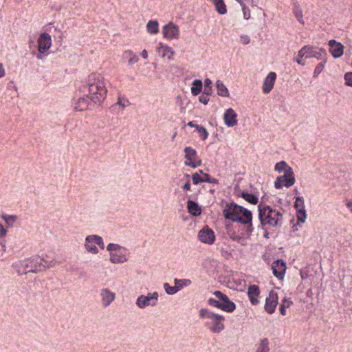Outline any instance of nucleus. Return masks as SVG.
<instances>
[{
	"label": "nucleus",
	"instance_id": "1",
	"mask_svg": "<svg viewBox=\"0 0 352 352\" xmlns=\"http://www.w3.org/2000/svg\"><path fill=\"white\" fill-rule=\"evenodd\" d=\"M223 214L226 219L239 222L245 226V232L248 235L253 232L252 214L249 210L235 203H230L226 204L223 210Z\"/></svg>",
	"mask_w": 352,
	"mask_h": 352
},
{
	"label": "nucleus",
	"instance_id": "2",
	"mask_svg": "<svg viewBox=\"0 0 352 352\" xmlns=\"http://www.w3.org/2000/svg\"><path fill=\"white\" fill-rule=\"evenodd\" d=\"M84 88L88 89L91 101L95 104H100L107 96L105 79L100 74L93 73L89 75Z\"/></svg>",
	"mask_w": 352,
	"mask_h": 352
},
{
	"label": "nucleus",
	"instance_id": "3",
	"mask_svg": "<svg viewBox=\"0 0 352 352\" xmlns=\"http://www.w3.org/2000/svg\"><path fill=\"white\" fill-rule=\"evenodd\" d=\"M258 218L262 226H280L283 223V214L272 207L259 204Z\"/></svg>",
	"mask_w": 352,
	"mask_h": 352
},
{
	"label": "nucleus",
	"instance_id": "4",
	"mask_svg": "<svg viewBox=\"0 0 352 352\" xmlns=\"http://www.w3.org/2000/svg\"><path fill=\"white\" fill-rule=\"evenodd\" d=\"M199 317L206 320L205 327L214 333H219L225 329V318L221 315L214 314L207 309H201L199 311Z\"/></svg>",
	"mask_w": 352,
	"mask_h": 352
},
{
	"label": "nucleus",
	"instance_id": "5",
	"mask_svg": "<svg viewBox=\"0 0 352 352\" xmlns=\"http://www.w3.org/2000/svg\"><path fill=\"white\" fill-rule=\"evenodd\" d=\"M109 252V261L113 264H122L128 261L129 254L127 249L116 243H109L107 246Z\"/></svg>",
	"mask_w": 352,
	"mask_h": 352
},
{
	"label": "nucleus",
	"instance_id": "6",
	"mask_svg": "<svg viewBox=\"0 0 352 352\" xmlns=\"http://www.w3.org/2000/svg\"><path fill=\"white\" fill-rule=\"evenodd\" d=\"M43 259L40 258L38 256H34L29 259L24 260L21 262V267L23 268V270H21L19 268V273L22 274H28L29 272L36 273L38 272L41 271L45 266L42 265Z\"/></svg>",
	"mask_w": 352,
	"mask_h": 352
},
{
	"label": "nucleus",
	"instance_id": "7",
	"mask_svg": "<svg viewBox=\"0 0 352 352\" xmlns=\"http://www.w3.org/2000/svg\"><path fill=\"white\" fill-rule=\"evenodd\" d=\"M159 295L157 292H149L147 295H140L138 297L135 304L140 309H144L146 307H155L158 302Z\"/></svg>",
	"mask_w": 352,
	"mask_h": 352
},
{
	"label": "nucleus",
	"instance_id": "8",
	"mask_svg": "<svg viewBox=\"0 0 352 352\" xmlns=\"http://www.w3.org/2000/svg\"><path fill=\"white\" fill-rule=\"evenodd\" d=\"M198 239L204 243L212 245L215 241L216 236L214 231L206 226L199 231Z\"/></svg>",
	"mask_w": 352,
	"mask_h": 352
},
{
	"label": "nucleus",
	"instance_id": "9",
	"mask_svg": "<svg viewBox=\"0 0 352 352\" xmlns=\"http://www.w3.org/2000/svg\"><path fill=\"white\" fill-rule=\"evenodd\" d=\"M185 153V164L192 168H196L201 164V160L198 159L196 151L187 146L184 148Z\"/></svg>",
	"mask_w": 352,
	"mask_h": 352
},
{
	"label": "nucleus",
	"instance_id": "10",
	"mask_svg": "<svg viewBox=\"0 0 352 352\" xmlns=\"http://www.w3.org/2000/svg\"><path fill=\"white\" fill-rule=\"evenodd\" d=\"M215 297L221 300L220 309L227 312H232L235 308V304L230 300L228 297L221 292L220 291H215L213 294Z\"/></svg>",
	"mask_w": 352,
	"mask_h": 352
},
{
	"label": "nucleus",
	"instance_id": "11",
	"mask_svg": "<svg viewBox=\"0 0 352 352\" xmlns=\"http://www.w3.org/2000/svg\"><path fill=\"white\" fill-rule=\"evenodd\" d=\"M162 34L167 39H177L179 36V27L173 22H169L163 27Z\"/></svg>",
	"mask_w": 352,
	"mask_h": 352
},
{
	"label": "nucleus",
	"instance_id": "12",
	"mask_svg": "<svg viewBox=\"0 0 352 352\" xmlns=\"http://www.w3.org/2000/svg\"><path fill=\"white\" fill-rule=\"evenodd\" d=\"M38 50L40 54L46 52L52 45L51 36L46 32L42 33L38 38Z\"/></svg>",
	"mask_w": 352,
	"mask_h": 352
},
{
	"label": "nucleus",
	"instance_id": "13",
	"mask_svg": "<svg viewBox=\"0 0 352 352\" xmlns=\"http://www.w3.org/2000/svg\"><path fill=\"white\" fill-rule=\"evenodd\" d=\"M278 297L276 292L271 290L265 300V310L270 314L274 312L278 305Z\"/></svg>",
	"mask_w": 352,
	"mask_h": 352
},
{
	"label": "nucleus",
	"instance_id": "14",
	"mask_svg": "<svg viewBox=\"0 0 352 352\" xmlns=\"http://www.w3.org/2000/svg\"><path fill=\"white\" fill-rule=\"evenodd\" d=\"M99 294L101 298V304L104 307H109L116 298V294L107 287L101 289Z\"/></svg>",
	"mask_w": 352,
	"mask_h": 352
},
{
	"label": "nucleus",
	"instance_id": "15",
	"mask_svg": "<svg viewBox=\"0 0 352 352\" xmlns=\"http://www.w3.org/2000/svg\"><path fill=\"white\" fill-rule=\"evenodd\" d=\"M294 206L296 208V216L298 221L304 223L305 221L307 214L303 197H297L296 198Z\"/></svg>",
	"mask_w": 352,
	"mask_h": 352
},
{
	"label": "nucleus",
	"instance_id": "16",
	"mask_svg": "<svg viewBox=\"0 0 352 352\" xmlns=\"http://www.w3.org/2000/svg\"><path fill=\"white\" fill-rule=\"evenodd\" d=\"M236 118H237V113L232 108L228 109L223 115V120H224L225 124L228 127H232L237 124L238 121H237Z\"/></svg>",
	"mask_w": 352,
	"mask_h": 352
},
{
	"label": "nucleus",
	"instance_id": "17",
	"mask_svg": "<svg viewBox=\"0 0 352 352\" xmlns=\"http://www.w3.org/2000/svg\"><path fill=\"white\" fill-rule=\"evenodd\" d=\"M276 78V74L275 72H270L265 78L263 85V91L264 94L270 93L274 87V82Z\"/></svg>",
	"mask_w": 352,
	"mask_h": 352
},
{
	"label": "nucleus",
	"instance_id": "18",
	"mask_svg": "<svg viewBox=\"0 0 352 352\" xmlns=\"http://www.w3.org/2000/svg\"><path fill=\"white\" fill-rule=\"evenodd\" d=\"M329 52L334 58H339L343 54L344 47L340 43L335 40H331L329 42Z\"/></svg>",
	"mask_w": 352,
	"mask_h": 352
},
{
	"label": "nucleus",
	"instance_id": "19",
	"mask_svg": "<svg viewBox=\"0 0 352 352\" xmlns=\"http://www.w3.org/2000/svg\"><path fill=\"white\" fill-rule=\"evenodd\" d=\"M309 50H307V58H316L318 60H322L327 55L325 50L322 49H317L311 45H307Z\"/></svg>",
	"mask_w": 352,
	"mask_h": 352
},
{
	"label": "nucleus",
	"instance_id": "20",
	"mask_svg": "<svg viewBox=\"0 0 352 352\" xmlns=\"http://www.w3.org/2000/svg\"><path fill=\"white\" fill-rule=\"evenodd\" d=\"M85 248L89 253L93 254H97L98 253V249L96 247V243H95V234L86 236Z\"/></svg>",
	"mask_w": 352,
	"mask_h": 352
},
{
	"label": "nucleus",
	"instance_id": "21",
	"mask_svg": "<svg viewBox=\"0 0 352 352\" xmlns=\"http://www.w3.org/2000/svg\"><path fill=\"white\" fill-rule=\"evenodd\" d=\"M275 170L279 174H283V176H292L294 175L292 168L285 161L276 163Z\"/></svg>",
	"mask_w": 352,
	"mask_h": 352
},
{
	"label": "nucleus",
	"instance_id": "22",
	"mask_svg": "<svg viewBox=\"0 0 352 352\" xmlns=\"http://www.w3.org/2000/svg\"><path fill=\"white\" fill-rule=\"evenodd\" d=\"M91 99L90 95H85L82 97L79 98L78 101L76 102L75 109L79 111L86 110L91 105Z\"/></svg>",
	"mask_w": 352,
	"mask_h": 352
},
{
	"label": "nucleus",
	"instance_id": "23",
	"mask_svg": "<svg viewBox=\"0 0 352 352\" xmlns=\"http://www.w3.org/2000/svg\"><path fill=\"white\" fill-rule=\"evenodd\" d=\"M295 177H277L274 183V186L277 189H280L283 186L289 188L295 184Z\"/></svg>",
	"mask_w": 352,
	"mask_h": 352
},
{
	"label": "nucleus",
	"instance_id": "24",
	"mask_svg": "<svg viewBox=\"0 0 352 352\" xmlns=\"http://www.w3.org/2000/svg\"><path fill=\"white\" fill-rule=\"evenodd\" d=\"M276 266H272L273 274L278 279H283L284 278V274L286 270L285 263L283 261L278 260L276 262Z\"/></svg>",
	"mask_w": 352,
	"mask_h": 352
},
{
	"label": "nucleus",
	"instance_id": "25",
	"mask_svg": "<svg viewBox=\"0 0 352 352\" xmlns=\"http://www.w3.org/2000/svg\"><path fill=\"white\" fill-rule=\"evenodd\" d=\"M260 294L259 288L256 285H252L248 287V294L251 303L253 305H256L258 302L257 297Z\"/></svg>",
	"mask_w": 352,
	"mask_h": 352
},
{
	"label": "nucleus",
	"instance_id": "26",
	"mask_svg": "<svg viewBox=\"0 0 352 352\" xmlns=\"http://www.w3.org/2000/svg\"><path fill=\"white\" fill-rule=\"evenodd\" d=\"M157 52L163 58L168 56V58L169 60L172 59V56L174 54V52L170 47L168 45H164L162 43H160V45L157 47Z\"/></svg>",
	"mask_w": 352,
	"mask_h": 352
},
{
	"label": "nucleus",
	"instance_id": "27",
	"mask_svg": "<svg viewBox=\"0 0 352 352\" xmlns=\"http://www.w3.org/2000/svg\"><path fill=\"white\" fill-rule=\"evenodd\" d=\"M270 342L267 338H263L256 344V352H270Z\"/></svg>",
	"mask_w": 352,
	"mask_h": 352
},
{
	"label": "nucleus",
	"instance_id": "28",
	"mask_svg": "<svg viewBox=\"0 0 352 352\" xmlns=\"http://www.w3.org/2000/svg\"><path fill=\"white\" fill-rule=\"evenodd\" d=\"M187 207L188 212L193 216H199L201 212V210L199 205L193 201L188 200L187 202Z\"/></svg>",
	"mask_w": 352,
	"mask_h": 352
},
{
	"label": "nucleus",
	"instance_id": "29",
	"mask_svg": "<svg viewBox=\"0 0 352 352\" xmlns=\"http://www.w3.org/2000/svg\"><path fill=\"white\" fill-rule=\"evenodd\" d=\"M217 94L222 97L229 96V91L222 81L217 80L216 82Z\"/></svg>",
	"mask_w": 352,
	"mask_h": 352
},
{
	"label": "nucleus",
	"instance_id": "30",
	"mask_svg": "<svg viewBox=\"0 0 352 352\" xmlns=\"http://www.w3.org/2000/svg\"><path fill=\"white\" fill-rule=\"evenodd\" d=\"M158 22L155 20H150L146 24V30L150 34H154L159 32Z\"/></svg>",
	"mask_w": 352,
	"mask_h": 352
},
{
	"label": "nucleus",
	"instance_id": "31",
	"mask_svg": "<svg viewBox=\"0 0 352 352\" xmlns=\"http://www.w3.org/2000/svg\"><path fill=\"white\" fill-rule=\"evenodd\" d=\"M216 10L220 14H224L227 12L226 6L223 0H214Z\"/></svg>",
	"mask_w": 352,
	"mask_h": 352
},
{
	"label": "nucleus",
	"instance_id": "32",
	"mask_svg": "<svg viewBox=\"0 0 352 352\" xmlns=\"http://www.w3.org/2000/svg\"><path fill=\"white\" fill-rule=\"evenodd\" d=\"M192 87H191V92L194 96H197L202 90V82L201 80H195L192 82Z\"/></svg>",
	"mask_w": 352,
	"mask_h": 352
},
{
	"label": "nucleus",
	"instance_id": "33",
	"mask_svg": "<svg viewBox=\"0 0 352 352\" xmlns=\"http://www.w3.org/2000/svg\"><path fill=\"white\" fill-rule=\"evenodd\" d=\"M241 197L248 202L252 204H256L258 201V199L254 195L248 193L247 192H243L241 194Z\"/></svg>",
	"mask_w": 352,
	"mask_h": 352
},
{
	"label": "nucleus",
	"instance_id": "34",
	"mask_svg": "<svg viewBox=\"0 0 352 352\" xmlns=\"http://www.w3.org/2000/svg\"><path fill=\"white\" fill-rule=\"evenodd\" d=\"M164 289L167 294L173 295L178 292V287L170 286L168 283L164 284Z\"/></svg>",
	"mask_w": 352,
	"mask_h": 352
},
{
	"label": "nucleus",
	"instance_id": "35",
	"mask_svg": "<svg viewBox=\"0 0 352 352\" xmlns=\"http://www.w3.org/2000/svg\"><path fill=\"white\" fill-rule=\"evenodd\" d=\"M124 54L130 56V58L129 60V65H133V64L138 62V56L136 54H133V52L131 50L125 51Z\"/></svg>",
	"mask_w": 352,
	"mask_h": 352
},
{
	"label": "nucleus",
	"instance_id": "36",
	"mask_svg": "<svg viewBox=\"0 0 352 352\" xmlns=\"http://www.w3.org/2000/svg\"><path fill=\"white\" fill-rule=\"evenodd\" d=\"M175 285H176V287H178V291L180 290V289L183 286H187L189 285L191 283V281L189 279H177L175 278L174 280Z\"/></svg>",
	"mask_w": 352,
	"mask_h": 352
},
{
	"label": "nucleus",
	"instance_id": "37",
	"mask_svg": "<svg viewBox=\"0 0 352 352\" xmlns=\"http://www.w3.org/2000/svg\"><path fill=\"white\" fill-rule=\"evenodd\" d=\"M242 8L243 18L246 20L250 18V10L245 6L242 0H236Z\"/></svg>",
	"mask_w": 352,
	"mask_h": 352
},
{
	"label": "nucleus",
	"instance_id": "38",
	"mask_svg": "<svg viewBox=\"0 0 352 352\" xmlns=\"http://www.w3.org/2000/svg\"><path fill=\"white\" fill-rule=\"evenodd\" d=\"M196 129L202 140H205L208 138V133L205 127L201 125L196 126Z\"/></svg>",
	"mask_w": 352,
	"mask_h": 352
},
{
	"label": "nucleus",
	"instance_id": "39",
	"mask_svg": "<svg viewBox=\"0 0 352 352\" xmlns=\"http://www.w3.org/2000/svg\"><path fill=\"white\" fill-rule=\"evenodd\" d=\"M1 217L6 221L8 227H12L16 220V216L14 215L3 214Z\"/></svg>",
	"mask_w": 352,
	"mask_h": 352
},
{
	"label": "nucleus",
	"instance_id": "40",
	"mask_svg": "<svg viewBox=\"0 0 352 352\" xmlns=\"http://www.w3.org/2000/svg\"><path fill=\"white\" fill-rule=\"evenodd\" d=\"M294 14L295 16L296 17V19H298V21L301 24H304L305 23V22L303 21V14H302V10H300L299 8H296L294 10Z\"/></svg>",
	"mask_w": 352,
	"mask_h": 352
},
{
	"label": "nucleus",
	"instance_id": "41",
	"mask_svg": "<svg viewBox=\"0 0 352 352\" xmlns=\"http://www.w3.org/2000/svg\"><path fill=\"white\" fill-rule=\"evenodd\" d=\"M204 86V94H210L212 91V81L209 78L205 79Z\"/></svg>",
	"mask_w": 352,
	"mask_h": 352
},
{
	"label": "nucleus",
	"instance_id": "42",
	"mask_svg": "<svg viewBox=\"0 0 352 352\" xmlns=\"http://www.w3.org/2000/svg\"><path fill=\"white\" fill-rule=\"evenodd\" d=\"M324 64L325 61L324 63L321 62L316 65L314 72V78L317 77L318 74L323 70L324 67Z\"/></svg>",
	"mask_w": 352,
	"mask_h": 352
},
{
	"label": "nucleus",
	"instance_id": "43",
	"mask_svg": "<svg viewBox=\"0 0 352 352\" xmlns=\"http://www.w3.org/2000/svg\"><path fill=\"white\" fill-rule=\"evenodd\" d=\"M228 234L230 239L234 241H239L241 239V237L237 234H236V232L234 230H228Z\"/></svg>",
	"mask_w": 352,
	"mask_h": 352
},
{
	"label": "nucleus",
	"instance_id": "44",
	"mask_svg": "<svg viewBox=\"0 0 352 352\" xmlns=\"http://www.w3.org/2000/svg\"><path fill=\"white\" fill-rule=\"evenodd\" d=\"M208 304L212 307L220 309L221 307V300L218 298H210L208 300Z\"/></svg>",
	"mask_w": 352,
	"mask_h": 352
},
{
	"label": "nucleus",
	"instance_id": "45",
	"mask_svg": "<svg viewBox=\"0 0 352 352\" xmlns=\"http://www.w3.org/2000/svg\"><path fill=\"white\" fill-rule=\"evenodd\" d=\"M307 50H309V48L307 47V45L304 46L302 48H301L298 53V56L299 58H307Z\"/></svg>",
	"mask_w": 352,
	"mask_h": 352
},
{
	"label": "nucleus",
	"instance_id": "46",
	"mask_svg": "<svg viewBox=\"0 0 352 352\" xmlns=\"http://www.w3.org/2000/svg\"><path fill=\"white\" fill-rule=\"evenodd\" d=\"M116 104H119L123 109H124L125 107H128L130 104V102L126 99H122L121 98H119L118 102H116Z\"/></svg>",
	"mask_w": 352,
	"mask_h": 352
},
{
	"label": "nucleus",
	"instance_id": "47",
	"mask_svg": "<svg viewBox=\"0 0 352 352\" xmlns=\"http://www.w3.org/2000/svg\"><path fill=\"white\" fill-rule=\"evenodd\" d=\"M95 243H96V245H98L100 248L104 249V242L100 236L95 234Z\"/></svg>",
	"mask_w": 352,
	"mask_h": 352
},
{
	"label": "nucleus",
	"instance_id": "48",
	"mask_svg": "<svg viewBox=\"0 0 352 352\" xmlns=\"http://www.w3.org/2000/svg\"><path fill=\"white\" fill-rule=\"evenodd\" d=\"M346 85L352 87V73H346L344 75Z\"/></svg>",
	"mask_w": 352,
	"mask_h": 352
},
{
	"label": "nucleus",
	"instance_id": "49",
	"mask_svg": "<svg viewBox=\"0 0 352 352\" xmlns=\"http://www.w3.org/2000/svg\"><path fill=\"white\" fill-rule=\"evenodd\" d=\"M208 95L209 94H206L204 93L202 95H201L199 98L200 102H201L204 104H207L209 101Z\"/></svg>",
	"mask_w": 352,
	"mask_h": 352
},
{
	"label": "nucleus",
	"instance_id": "50",
	"mask_svg": "<svg viewBox=\"0 0 352 352\" xmlns=\"http://www.w3.org/2000/svg\"><path fill=\"white\" fill-rule=\"evenodd\" d=\"M292 304H293V302L290 299L285 298L282 300L280 305L285 308H289Z\"/></svg>",
	"mask_w": 352,
	"mask_h": 352
},
{
	"label": "nucleus",
	"instance_id": "51",
	"mask_svg": "<svg viewBox=\"0 0 352 352\" xmlns=\"http://www.w3.org/2000/svg\"><path fill=\"white\" fill-rule=\"evenodd\" d=\"M241 42L244 45H248L250 42V38L248 35L241 36Z\"/></svg>",
	"mask_w": 352,
	"mask_h": 352
},
{
	"label": "nucleus",
	"instance_id": "52",
	"mask_svg": "<svg viewBox=\"0 0 352 352\" xmlns=\"http://www.w3.org/2000/svg\"><path fill=\"white\" fill-rule=\"evenodd\" d=\"M204 182H209L212 184H217L218 180L215 177H204Z\"/></svg>",
	"mask_w": 352,
	"mask_h": 352
},
{
	"label": "nucleus",
	"instance_id": "53",
	"mask_svg": "<svg viewBox=\"0 0 352 352\" xmlns=\"http://www.w3.org/2000/svg\"><path fill=\"white\" fill-rule=\"evenodd\" d=\"M7 234V230L1 223H0V236L1 237H5Z\"/></svg>",
	"mask_w": 352,
	"mask_h": 352
},
{
	"label": "nucleus",
	"instance_id": "54",
	"mask_svg": "<svg viewBox=\"0 0 352 352\" xmlns=\"http://www.w3.org/2000/svg\"><path fill=\"white\" fill-rule=\"evenodd\" d=\"M192 178L193 184L195 185H197L201 182H204V177H192Z\"/></svg>",
	"mask_w": 352,
	"mask_h": 352
},
{
	"label": "nucleus",
	"instance_id": "55",
	"mask_svg": "<svg viewBox=\"0 0 352 352\" xmlns=\"http://www.w3.org/2000/svg\"><path fill=\"white\" fill-rule=\"evenodd\" d=\"M5 76V70L3 69V65L0 63V78Z\"/></svg>",
	"mask_w": 352,
	"mask_h": 352
},
{
	"label": "nucleus",
	"instance_id": "56",
	"mask_svg": "<svg viewBox=\"0 0 352 352\" xmlns=\"http://www.w3.org/2000/svg\"><path fill=\"white\" fill-rule=\"evenodd\" d=\"M141 56L143 58L146 59L148 58V53L146 50H143L141 52Z\"/></svg>",
	"mask_w": 352,
	"mask_h": 352
},
{
	"label": "nucleus",
	"instance_id": "57",
	"mask_svg": "<svg viewBox=\"0 0 352 352\" xmlns=\"http://www.w3.org/2000/svg\"><path fill=\"white\" fill-rule=\"evenodd\" d=\"M183 189L184 190H190V182H187L184 186H183Z\"/></svg>",
	"mask_w": 352,
	"mask_h": 352
},
{
	"label": "nucleus",
	"instance_id": "58",
	"mask_svg": "<svg viewBox=\"0 0 352 352\" xmlns=\"http://www.w3.org/2000/svg\"><path fill=\"white\" fill-rule=\"evenodd\" d=\"M286 309L285 307H283V306H280V314L283 315V316H285L286 315Z\"/></svg>",
	"mask_w": 352,
	"mask_h": 352
},
{
	"label": "nucleus",
	"instance_id": "59",
	"mask_svg": "<svg viewBox=\"0 0 352 352\" xmlns=\"http://www.w3.org/2000/svg\"><path fill=\"white\" fill-rule=\"evenodd\" d=\"M296 61L298 64H300V65H305V63L302 60V58H297Z\"/></svg>",
	"mask_w": 352,
	"mask_h": 352
},
{
	"label": "nucleus",
	"instance_id": "60",
	"mask_svg": "<svg viewBox=\"0 0 352 352\" xmlns=\"http://www.w3.org/2000/svg\"><path fill=\"white\" fill-rule=\"evenodd\" d=\"M188 126H190V127H195V128H196V126H198V125H197V124H195L194 123V122H192V121H191V122H189L188 123Z\"/></svg>",
	"mask_w": 352,
	"mask_h": 352
},
{
	"label": "nucleus",
	"instance_id": "61",
	"mask_svg": "<svg viewBox=\"0 0 352 352\" xmlns=\"http://www.w3.org/2000/svg\"><path fill=\"white\" fill-rule=\"evenodd\" d=\"M200 173H203L202 170H200L199 172H195V173H192L191 176H195V177L200 176Z\"/></svg>",
	"mask_w": 352,
	"mask_h": 352
},
{
	"label": "nucleus",
	"instance_id": "62",
	"mask_svg": "<svg viewBox=\"0 0 352 352\" xmlns=\"http://www.w3.org/2000/svg\"><path fill=\"white\" fill-rule=\"evenodd\" d=\"M346 206H347L348 208L352 207V204H351V202H348V203L346 204Z\"/></svg>",
	"mask_w": 352,
	"mask_h": 352
},
{
	"label": "nucleus",
	"instance_id": "63",
	"mask_svg": "<svg viewBox=\"0 0 352 352\" xmlns=\"http://www.w3.org/2000/svg\"><path fill=\"white\" fill-rule=\"evenodd\" d=\"M36 58H37L38 59H42V58H43V56H42L41 54H38V55L36 56Z\"/></svg>",
	"mask_w": 352,
	"mask_h": 352
},
{
	"label": "nucleus",
	"instance_id": "64",
	"mask_svg": "<svg viewBox=\"0 0 352 352\" xmlns=\"http://www.w3.org/2000/svg\"><path fill=\"white\" fill-rule=\"evenodd\" d=\"M176 135H177V132H175L174 134L173 135L172 140H174L175 138L176 137Z\"/></svg>",
	"mask_w": 352,
	"mask_h": 352
}]
</instances>
